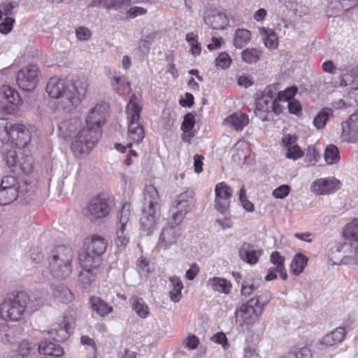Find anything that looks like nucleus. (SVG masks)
Wrapping results in <instances>:
<instances>
[{
    "label": "nucleus",
    "mask_w": 358,
    "mask_h": 358,
    "mask_svg": "<svg viewBox=\"0 0 358 358\" xmlns=\"http://www.w3.org/2000/svg\"><path fill=\"white\" fill-rule=\"evenodd\" d=\"M81 343L86 346V349L89 350L90 354L96 355V348L94 341L88 336H83L81 337Z\"/></svg>",
    "instance_id": "obj_59"
},
{
    "label": "nucleus",
    "mask_w": 358,
    "mask_h": 358,
    "mask_svg": "<svg viewBox=\"0 0 358 358\" xmlns=\"http://www.w3.org/2000/svg\"><path fill=\"white\" fill-rule=\"evenodd\" d=\"M3 158L8 166L13 169V171L17 169V162L20 158L15 150L11 149L6 152Z\"/></svg>",
    "instance_id": "obj_50"
},
{
    "label": "nucleus",
    "mask_w": 358,
    "mask_h": 358,
    "mask_svg": "<svg viewBox=\"0 0 358 358\" xmlns=\"http://www.w3.org/2000/svg\"><path fill=\"white\" fill-rule=\"evenodd\" d=\"M101 257L90 251L85 246L78 252V262L83 268L96 270L101 265Z\"/></svg>",
    "instance_id": "obj_21"
},
{
    "label": "nucleus",
    "mask_w": 358,
    "mask_h": 358,
    "mask_svg": "<svg viewBox=\"0 0 358 358\" xmlns=\"http://www.w3.org/2000/svg\"><path fill=\"white\" fill-rule=\"evenodd\" d=\"M186 41L190 46V50L192 54L194 56H197L200 55L201 51V48L200 44L198 42V36L193 32L188 33L186 35Z\"/></svg>",
    "instance_id": "obj_49"
},
{
    "label": "nucleus",
    "mask_w": 358,
    "mask_h": 358,
    "mask_svg": "<svg viewBox=\"0 0 358 358\" xmlns=\"http://www.w3.org/2000/svg\"><path fill=\"white\" fill-rule=\"evenodd\" d=\"M177 226L168 225L163 228L157 243V247L159 249L166 250L173 245L176 244L180 236V229Z\"/></svg>",
    "instance_id": "obj_20"
},
{
    "label": "nucleus",
    "mask_w": 358,
    "mask_h": 358,
    "mask_svg": "<svg viewBox=\"0 0 358 358\" xmlns=\"http://www.w3.org/2000/svg\"><path fill=\"white\" fill-rule=\"evenodd\" d=\"M193 199L187 192L180 194L175 201L173 214V220L178 225L182 222L185 216L188 213L190 206L192 204Z\"/></svg>",
    "instance_id": "obj_19"
},
{
    "label": "nucleus",
    "mask_w": 358,
    "mask_h": 358,
    "mask_svg": "<svg viewBox=\"0 0 358 358\" xmlns=\"http://www.w3.org/2000/svg\"><path fill=\"white\" fill-rule=\"evenodd\" d=\"M38 354L60 357L64 354L63 349L57 344L51 341H44L38 346Z\"/></svg>",
    "instance_id": "obj_33"
},
{
    "label": "nucleus",
    "mask_w": 358,
    "mask_h": 358,
    "mask_svg": "<svg viewBox=\"0 0 358 358\" xmlns=\"http://www.w3.org/2000/svg\"><path fill=\"white\" fill-rule=\"evenodd\" d=\"M90 304L92 309L101 317H104L113 310L111 306L98 296H92L90 299Z\"/></svg>",
    "instance_id": "obj_32"
},
{
    "label": "nucleus",
    "mask_w": 358,
    "mask_h": 358,
    "mask_svg": "<svg viewBox=\"0 0 358 358\" xmlns=\"http://www.w3.org/2000/svg\"><path fill=\"white\" fill-rule=\"evenodd\" d=\"M111 208L112 203L108 196L99 194L90 201L84 214L90 220L101 219L106 217Z\"/></svg>",
    "instance_id": "obj_8"
},
{
    "label": "nucleus",
    "mask_w": 358,
    "mask_h": 358,
    "mask_svg": "<svg viewBox=\"0 0 358 358\" xmlns=\"http://www.w3.org/2000/svg\"><path fill=\"white\" fill-rule=\"evenodd\" d=\"M60 137L71 139V150L77 157L88 155L101 136V131L84 124L78 118L65 120L58 125Z\"/></svg>",
    "instance_id": "obj_1"
},
{
    "label": "nucleus",
    "mask_w": 358,
    "mask_h": 358,
    "mask_svg": "<svg viewBox=\"0 0 358 358\" xmlns=\"http://www.w3.org/2000/svg\"><path fill=\"white\" fill-rule=\"evenodd\" d=\"M108 105L106 103H96L92 108L86 117L85 125L91 128H96L101 131V127L106 122Z\"/></svg>",
    "instance_id": "obj_15"
},
{
    "label": "nucleus",
    "mask_w": 358,
    "mask_h": 358,
    "mask_svg": "<svg viewBox=\"0 0 358 358\" xmlns=\"http://www.w3.org/2000/svg\"><path fill=\"white\" fill-rule=\"evenodd\" d=\"M251 40L250 32L245 29H238L234 36L233 45L236 48H242L245 46Z\"/></svg>",
    "instance_id": "obj_36"
},
{
    "label": "nucleus",
    "mask_w": 358,
    "mask_h": 358,
    "mask_svg": "<svg viewBox=\"0 0 358 358\" xmlns=\"http://www.w3.org/2000/svg\"><path fill=\"white\" fill-rule=\"evenodd\" d=\"M141 106L138 103L135 94H132L126 107L128 119V138L133 143L138 144L145 137L143 127L139 122Z\"/></svg>",
    "instance_id": "obj_7"
},
{
    "label": "nucleus",
    "mask_w": 358,
    "mask_h": 358,
    "mask_svg": "<svg viewBox=\"0 0 358 358\" xmlns=\"http://www.w3.org/2000/svg\"><path fill=\"white\" fill-rule=\"evenodd\" d=\"M159 202V196L155 187L146 186L144 190L143 207L140 222L143 229L148 233L154 228Z\"/></svg>",
    "instance_id": "obj_6"
},
{
    "label": "nucleus",
    "mask_w": 358,
    "mask_h": 358,
    "mask_svg": "<svg viewBox=\"0 0 358 358\" xmlns=\"http://www.w3.org/2000/svg\"><path fill=\"white\" fill-rule=\"evenodd\" d=\"M345 242L358 243V219H354L343 229Z\"/></svg>",
    "instance_id": "obj_35"
},
{
    "label": "nucleus",
    "mask_w": 358,
    "mask_h": 358,
    "mask_svg": "<svg viewBox=\"0 0 358 358\" xmlns=\"http://www.w3.org/2000/svg\"><path fill=\"white\" fill-rule=\"evenodd\" d=\"M107 245V241L98 235H92L87 238L84 243V246L100 257L106 251Z\"/></svg>",
    "instance_id": "obj_25"
},
{
    "label": "nucleus",
    "mask_w": 358,
    "mask_h": 358,
    "mask_svg": "<svg viewBox=\"0 0 358 358\" xmlns=\"http://www.w3.org/2000/svg\"><path fill=\"white\" fill-rule=\"evenodd\" d=\"M336 250L342 253L338 264L358 266V243L344 242L336 246Z\"/></svg>",
    "instance_id": "obj_13"
},
{
    "label": "nucleus",
    "mask_w": 358,
    "mask_h": 358,
    "mask_svg": "<svg viewBox=\"0 0 358 358\" xmlns=\"http://www.w3.org/2000/svg\"><path fill=\"white\" fill-rule=\"evenodd\" d=\"M332 115V110L328 108H323L314 118L313 124L318 129H322L325 127L327 121Z\"/></svg>",
    "instance_id": "obj_46"
},
{
    "label": "nucleus",
    "mask_w": 358,
    "mask_h": 358,
    "mask_svg": "<svg viewBox=\"0 0 358 358\" xmlns=\"http://www.w3.org/2000/svg\"><path fill=\"white\" fill-rule=\"evenodd\" d=\"M169 294L170 299L173 302H178L182 296L181 291L183 288V285L180 279L177 276H171L169 278Z\"/></svg>",
    "instance_id": "obj_34"
},
{
    "label": "nucleus",
    "mask_w": 358,
    "mask_h": 358,
    "mask_svg": "<svg viewBox=\"0 0 358 358\" xmlns=\"http://www.w3.org/2000/svg\"><path fill=\"white\" fill-rule=\"evenodd\" d=\"M69 323L67 322L66 317H64L52 325L48 334L53 340L61 342L68 338L69 336Z\"/></svg>",
    "instance_id": "obj_22"
},
{
    "label": "nucleus",
    "mask_w": 358,
    "mask_h": 358,
    "mask_svg": "<svg viewBox=\"0 0 358 358\" xmlns=\"http://www.w3.org/2000/svg\"><path fill=\"white\" fill-rule=\"evenodd\" d=\"M130 3L131 0H101V3L103 8L119 11L127 8Z\"/></svg>",
    "instance_id": "obj_42"
},
{
    "label": "nucleus",
    "mask_w": 358,
    "mask_h": 358,
    "mask_svg": "<svg viewBox=\"0 0 358 358\" xmlns=\"http://www.w3.org/2000/svg\"><path fill=\"white\" fill-rule=\"evenodd\" d=\"M290 192V187L287 185H282L273 191V196L275 199H282L285 198Z\"/></svg>",
    "instance_id": "obj_58"
},
{
    "label": "nucleus",
    "mask_w": 358,
    "mask_h": 358,
    "mask_svg": "<svg viewBox=\"0 0 358 358\" xmlns=\"http://www.w3.org/2000/svg\"><path fill=\"white\" fill-rule=\"evenodd\" d=\"M94 270V268H84L80 271L78 276V282L83 288H88L94 280L96 273Z\"/></svg>",
    "instance_id": "obj_41"
},
{
    "label": "nucleus",
    "mask_w": 358,
    "mask_h": 358,
    "mask_svg": "<svg viewBox=\"0 0 358 358\" xmlns=\"http://www.w3.org/2000/svg\"><path fill=\"white\" fill-rule=\"evenodd\" d=\"M346 334L343 327H338L334 331L325 335L321 341V344L326 346H333L343 341Z\"/></svg>",
    "instance_id": "obj_31"
},
{
    "label": "nucleus",
    "mask_w": 358,
    "mask_h": 358,
    "mask_svg": "<svg viewBox=\"0 0 358 358\" xmlns=\"http://www.w3.org/2000/svg\"><path fill=\"white\" fill-rule=\"evenodd\" d=\"M89 86L85 78L71 82L53 77L47 83L46 92L51 98L57 99L58 108L70 112L86 97Z\"/></svg>",
    "instance_id": "obj_2"
},
{
    "label": "nucleus",
    "mask_w": 358,
    "mask_h": 358,
    "mask_svg": "<svg viewBox=\"0 0 358 358\" xmlns=\"http://www.w3.org/2000/svg\"><path fill=\"white\" fill-rule=\"evenodd\" d=\"M18 196L15 189H3L0 187V205H7L14 201Z\"/></svg>",
    "instance_id": "obj_45"
},
{
    "label": "nucleus",
    "mask_w": 358,
    "mask_h": 358,
    "mask_svg": "<svg viewBox=\"0 0 358 358\" xmlns=\"http://www.w3.org/2000/svg\"><path fill=\"white\" fill-rule=\"evenodd\" d=\"M137 266L139 271L144 274L150 273L152 270V266L143 258H140L138 260Z\"/></svg>",
    "instance_id": "obj_64"
},
{
    "label": "nucleus",
    "mask_w": 358,
    "mask_h": 358,
    "mask_svg": "<svg viewBox=\"0 0 358 358\" xmlns=\"http://www.w3.org/2000/svg\"><path fill=\"white\" fill-rule=\"evenodd\" d=\"M204 22L214 29L223 30L229 26V20L227 15L220 9L210 8L206 10Z\"/></svg>",
    "instance_id": "obj_14"
},
{
    "label": "nucleus",
    "mask_w": 358,
    "mask_h": 358,
    "mask_svg": "<svg viewBox=\"0 0 358 358\" xmlns=\"http://www.w3.org/2000/svg\"><path fill=\"white\" fill-rule=\"evenodd\" d=\"M308 262V258L301 254L296 255L290 264V272L295 275H299L303 271Z\"/></svg>",
    "instance_id": "obj_39"
},
{
    "label": "nucleus",
    "mask_w": 358,
    "mask_h": 358,
    "mask_svg": "<svg viewBox=\"0 0 358 358\" xmlns=\"http://www.w3.org/2000/svg\"><path fill=\"white\" fill-rule=\"evenodd\" d=\"M147 13V10L143 7L134 6L130 8L127 12V15L129 18H135L140 15Z\"/></svg>",
    "instance_id": "obj_63"
},
{
    "label": "nucleus",
    "mask_w": 358,
    "mask_h": 358,
    "mask_svg": "<svg viewBox=\"0 0 358 358\" xmlns=\"http://www.w3.org/2000/svg\"><path fill=\"white\" fill-rule=\"evenodd\" d=\"M8 143L19 149L26 148L31 141L29 129L23 124L13 123L10 128Z\"/></svg>",
    "instance_id": "obj_11"
},
{
    "label": "nucleus",
    "mask_w": 358,
    "mask_h": 358,
    "mask_svg": "<svg viewBox=\"0 0 358 358\" xmlns=\"http://www.w3.org/2000/svg\"><path fill=\"white\" fill-rule=\"evenodd\" d=\"M270 263L272 264L268 268V272L265 276L266 281H271L277 278L276 273L280 274V278L285 280L287 278V274L285 267V258L277 251L271 254Z\"/></svg>",
    "instance_id": "obj_17"
},
{
    "label": "nucleus",
    "mask_w": 358,
    "mask_h": 358,
    "mask_svg": "<svg viewBox=\"0 0 358 358\" xmlns=\"http://www.w3.org/2000/svg\"><path fill=\"white\" fill-rule=\"evenodd\" d=\"M260 281L261 280L255 273L247 274L241 284V295L244 296H250L259 287Z\"/></svg>",
    "instance_id": "obj_30"
},
{
    "label": "nucleus",
    "mask_w": 358,
    "mask_h": 358,
    "mask_svg": "<svg viewBox=\"0 0 358 358\" xmlns=\"http://www.w3.org/2000/svg\"><path fill=\"white\" fill-rule=\"evenodd\" d=\"M130 210V203H124L118 217L119 222L117 224L115 243L120 250H124L129 242L128 232L129 230Z\"/></svg>",
    "instance_id": "obj_9"
},
{
    "label": "nucleus",
    "mask_w": 358,
    "mask_h": 358,
    "mask_svg": "<svg viewBox=\"0 0 358 358\" xmlns=\"http://www.w3.org/2000/svg\"><path fill=\"white\" fill-rule=\"evenodd\" d=\"M340 187V181L334 177L320 178L311 185V191L317 195H327L336 192Z\"/></svg>",
    "instance_id": "obj_18"
},
{
    "label": "nucleus",
    "mask_w": 358,
    "mask_h": 358,
    "mask_svg": "<svg viewBox=\"0 0 358 358\" xmlns=\"http://www.w3.org/2000/svg\"><path fill=\"white\" fill-rule=\"evenodd\" d=\"M132 307L136 314L141 318H145L149 315V308L142 299L135 298Z\"/></svg>",
    "instance_id": "obj_48"
},
{
    "label": "nucleus",
    "mask_w": 358,
    "mask_h": 358,
    "mask_svg": "<svg viewBox=\"0 0 358 358\" xmlns=\"http://www.w3.org/2000/svg\"><path fill=\"white\" fill-rule=\"evenodd\" d=\"M288 110L294 115H299L301 113L302 107L300 102L296 99L289 101L287 104Z\"/></svg>",
    "instance_id": "obj_62"
},
{
    "label": "nucleus",
    "mask_w": 358,
    "mask_h": 358,
    "mask_svg": "<svg viewBox=\"0 0 358 358\" xmlns=\"http://www.w3.org/2000/svg\"><path fill=\"white\" fill-rule=\"evenodd\" d=\"M298 89L295 86L287 87L283 91L279 92L276 96L279 101H287L294 99V97L297 93Z\"/></svg>",
    "instance_id": "obj_52"
},
{
    "label": "nucleus",
    "mask_w": 358,
    "mask_h": 358,
    "mask_svg": "<svg viewBox=\"0 0 358 358\" xmlns=\"http://www.w3.org/2000/svg\"><path fill=\"white\" fill-rule=\"evenodd\" d=\"M231 63L230 56L225 52H221L215 59V64L222 69L228 68Z\"/></svg>",
    "instance_id": "obj_56"
},
{
    "label": "nucleus",
    "mask_w": 358,
    "mask_h": 358,
    "mask_svg": "<svg viewBox=\"0 0 358 358\" xmlns=\"http://www.w3.org/2000/svg\"><path fill=\"white\" fill-rule=\"evenodd\" d=\"M207 287L215 292L228 294L231 292V283L225 278L213 277L207 281Z\"/></svg>",
    "instance_id": "obj_29"
},
{
    "label": "nucleus",
    "mask_w": 358,
    "mask_h": 358,
    "mask_svg": "<svg viewBox=\"0 0 358 358\" xmlns=\"http://www.w3.org/2000/svg\"><path fill=\"white\" fill-rule=\"evenodd\" d=\"M341 138L343 141L354 143L358 140V127L348 118L341 123Z\"/></svg>",
    "instance_id": "obj_26"
},
{
    "label": "nucleus",
    "mask_w": 358,
    "mask_h": 358,
    "mask_svg": "<svg viewBox=\"0 0 358 358\" xmlns=\"http://www.w3.org/2000/svg\"><path fill=\"white\" fill-rule=\"evenodd\" d=\"M233 190L226 183L222 182L216 185L215 188V207L222 213H225L230 203Z\"/></svg>",
    "instance_id": "obj_16"
},
{
    "label": "nucleus",
    "mask_w": 358,
    "mask_h": 358,
    "mask_svg": "<svg viewBox=\"0 0 358 358\" xmlns=\"http://www.w3.org/2000/svg\"><path fill=\"white\" fill-rule=\"evenodd\" d=\"M73 251L65 245H59L53 251L49 260V269L56 278L64 279L70 275L72 271Z\"/></svg>",
    "instance_id": "obj_5"
},
{
    "label": "nucleus",
    "mask_w": 358,
    "mask_h": 358,
    "mask_svg": "<svg viewBox=\"0 0 358 358\" xmlns=\"http://www.w3.org/2000/svg\"><path fill=\"white\" fill-rule=\"evenodd\" d=\"M113 86L119 94H128L131 91L130 84L124 76H114L112 81Z\"/></svg>",
    "instance_id": "obj_43"
},
{
    "label": "nucleus",
    "mask_w": 358,
    "mask_h": 358,
    "mask_svg": "<svg viewBox=\"0 0 358 358\" xmlns=\"http://www.w3.org/2000/svg\"><path fill=\"white\" fill-rule=\"evenodd\" d=\"M1 92L3 95V98L6 99L8 103L17 105L20 102V98L18 92L13 88L3 85L1 88Z\"/></svg>",
    "instance_id": "obj_47"
},
{
    "label": "nucleus",
    "mask_w": 358,
    "mask_h": 358,
    "mask_svg": "<svg viewBox=\"0 0 358 358\" xmlns=\"http://www.w3.org/2000/svg\"><path fill=\"white\" fill-rule=\"evenodd\" d=\"M262 253L261 250L256 249L248 243H243L238 250L240 259L250 265H255L258 262Z\"/></svg>",
    "instance_id": "obj_23"
},
{
    "label": "nucleus",
    "mask_w": 358,
    "mask_h": 358,
    "mask_svg": "<svg viewBox=\"0 0 358 358\" xmlns=\"http://www.w3.org/2000/svg\"><path fill=\"white\" fill-rule=\"evenodd\" d=\"M12 124L9 123L6 119H0V141L3 143H8L10 128Z\"/></svg>",
    "instance_id": "obj_51"
},
{
    "label": "nucleus",
    "mask_w": 358,
    "mask_h": 358,
    "mask_svg": "<svg viewBox=\"0 0 358 358\" xmlns=\"http://www.w3.org/2000/svg\"><path fill=\"white\" fill-rule=\"evenodd\" d=\"M195 125L194 115L190 113L184 116L183 121L181 125V130L183 133L189 132Z\"/></svg>",
    "instance_id": "obj_53"
},
{
    "label": "nucleus",
    "mask_w": 358,
    "mask_h": 358,
    "mask_svg": "<svg viewBox=\"0 0 358 358\" xmlns=\"http://www.w3.org/2000/svg\"><path fill=\"white\" fill-rule=\"evenodd\" d=\"M324 157L328 164H334L339 162L340 154L338 148L334 145H329L324 151Z\"/></svg>",
    "instance_id": "obj_44"
},
{
    "label": "nucleus",
    "mask_w": 358,
    "mask_h": 358,
    "mask_svg": "<svg viewBox=\"0 0 358 358\" xmlns=\"http://www.w3.org/2000/svg\"><path fill=\"white\" fill-rule=\"evenodd\" d=\"M303 155V152L301 150V148L297 145H294L293 146L289 147L287 148V152L286 154V157L288 159L296 160L302 157Z\"/></svg>",
    "instance_id": "obj_57"
},
{
    "label": "nucleus",
    "mask_w": 358,
    "mask_h": 358,
    "mask_svg": "<svg viewBox=\"0 0 358 358\" xmlns=\"http://www.w3.org/2000/svg\"><path fill=\"white\" fill-rule=\"evenodd\" d=\"M1 188L4 189H15L17 191H18V182L16 180V178L13 176H4L2 180L0 185Z\"/></svg>",
    "instance_id": "obj_54"
},
{
    "label": "nucleus",
    "mask_w": 358,
    "mask_h": 358,
    "mask_svg": "<svg viewBox=\"0 0 358 358\" xmlns=\"http://www.w3.org/2000/svg\"><path fill=\"white\" fill-rule=\"evenodd\" d=\"M15 23V19L13 17H6L3 22L0 23V33L8 34L13 29Z\"/></svg>",
    "instance_id": "obj_61"
},
{
    "label": "nucleus",
    "mask_w": 358,
    "mask_h": 358,
    "mask_svg": "<svg viewBox=\"0 0 358 358\" xmlns=\"http://www.w3.org/2000/svg\"><path fill=\"white\" fill-rule=\"evenodd\" d=\"M265 299L260 296L253 297L236 309L235 323L239 331L249 330L263 313L264 307L271 300L266 293Z\"/></svg>",
    "instance_id": "obj_3"
},
{
    "label": "nucleus",
    "mask_w": 358,
    "mask_h": 358,
    "mask_svg": "<svg viewBox=\"0 0 358 358\" xmlns=\"http://www.w3.org/2000/svg\"><path fill=\"white\" fill-rule=\"evenodd\" d=\"M262 36V40L265 46L269 49H275L278 45V38L276 34L271 29H266L264 27L259 29Z\"/></svg>",
    "instance_id": "obj_37"
},
{
    "label": "nucleus",
    "mask_w": 358,
    "mask_h": 358,
    "mask_svg": "<svg viewBox=\"0 0 358 358\" xmlns=\"http://www.w3.org/2000/svg\"><path fill=\"white\" fill-rule=\"evenodd\" d=\"M76 35L79 41H88L92 37L91 31L85 27H79L76 30Z\"/></svg>",
    "instance_id": "obj_60"
},
{
    "label": "nucleus",
    "mask_w": 358,
    "mask_h": 358,
    "mask_svg": "<svg viewBox=\"0 0 358 358\" xmlns=\"http://www.w3.org/2000/svg\"><path fill=\"white\" fill-rule=\"evenodd\" d=\"M274 99V92L271 87L265 89L263 94L257 99L256 101V114L259 115L262 121L270 120L271 110L273 106Z\"/></svg>",
    "instance_id": "obj_12"
},
{
    "label": "nucleus",
    "mask_w": 358,
    "mask_h": 358,
    "mask_svg": "<svg viewBox=\"0 0 358 358\" xmlns=\"http://www.w3.org/2000/svg\"><path fill=\"white\" fill-rule=\"evenodd\" d=\"M28 310H35L29 296L24 292H18L8 296L0 303V318L6 322H17Z\"/></svg>",
    "instance_id": "obj_4"
},
{
    "label": "nucleus",
    "mask_w": 358,
    "mask_h": 358,
    "mask_svg": "<svg viewBox=\"0 0 358 358\" xmlns=\"http://www.w3.org/2000/svg\"><path fill=\"white\" fill-rule=\"evenodd\" d=\"M38 67L31 64L20 70L17 74L16 81L20 89L24 91L33 90L38 82Z\"/></svg>",
    "instance_id": "obj_10"
},
{
    "label": "nucleus",
    "mask_w": 358,
    "mask_h": 358,
    "mask_svg": "<svg viewBox=\"0 0 358 358\" xmlns=\"http://www.w3.org/2000/svg\"><path fill=\"white\" fill-rule=\"evenodd\" d=\"M20 158L17 162V169H20L24 174H30L34 169V159L33 157L26 153V151L20 153Z\"/></svg>",
    "instance_id": "obj_38"
},
{
    "label": "nucleus",
    "mask_w": 358,
    "mask_h": 358,
    "mask_svg": "<svg viewBox=\"0 0 358 358\" xmlns=\"http://www.w3.org/2000/svg\"><path fill=\"white\" fill-rule=\"evenodd\" d=\"M261 56L262 52L257 48H246L241 52V58L247 64L257 63Z\"/></svg>",
    "instance_id": "obj_40"
},
{
    "label": "nucleus",
    "mask_w": 358,
    "mask_h": 358,
    "mask_svg": "<svg viewBox=\"0 0 358 358\" xmlns=\"http://www.w3.org/2000/svg\"><path fill=\"white\" fill-rule=\"evenodd\" d=\"M224 123L225 125L234 129L236 131H241L249 124V117L246 114L242 113H234L227 117Z\"/></svg>",
    "instance_id": "obj_28"
},
{
    "label": "nucleus",
    "mask_w": 358,
    "mask_h": 358,
    "mask_svg": "<svg viewBox=\"0 0 358 358\" xmlns=\"http://www.w3.org/2000/svg\"><path fill=\"white\" fill-rule=\"evenodd\" d=\"M339 72L338 82L341 87H345L358 77V66L349 63L342 64L338 67Z\"/></svg>",
    "instance_id": "obj_24"
},
{
    "label": "nucleus",
    "mask_w": 358,
    "mask_h": 358,
    "mask_svg": "<svg viewBox=\"0 0 358 358\" xmlns=\"http://www.w3.org/2000/svg\"><path fill=\"white\" fill-rule=\"evenodd\" d=\"M239 200L243 207L248 212H252L254 210V205L252 202L248 200L246 196V191L244 186H243L239 191Z\"/></svg>",
    "instance_id": "obj_55"
},
{
    "label": "nucleus",
    "mask_w": 358,
    "mask_h": 358,
    "mask_svg": "<svg viewBox=\"0 0 358 358\" xmlns=\"http://www.w3.org/2000/svg\"><path fill=\"white\" fill-rule=\"evenodd\" d=\"M51 297L55 302L69 303L73 300V294L66 285L58 284L52 286Z\"/></svg>",
    "instance_id": "obj_27"
}]
</instances>
